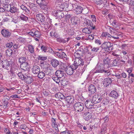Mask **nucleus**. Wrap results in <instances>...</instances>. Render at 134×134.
<instances>
[{"instance_id":"38","label":"nucleus","mask_w":134,"mask_h":134,"mask_svg":"<svg viewBox=\"0 0 134 134\" xmlns=\"http://www.w3.org/2000/svg\"><path fill=\"white\" fill-rule=\"evenodd\" d=\"M109 32L111 35L114 36V35H117V36L119 35L117 34L116 32H115L114 31H113L111 29V27L110 26H109Z\"/></svg>"},{"instance_id":"22","label":"nucleus","mask_w":134,"mask_h":134,"mask_svg":"<svg viewBox=\"0 0 134 134\" xmlns=\"http://www.w3.org/2000/svg\"><path fill=\"white\" fill-rule=\"evenodd\" d=\"M92 30L93 29H91L90 27L89 28L85 27L82 30V31L85 33L89 34L91 33Z\"/></svg>"},{"instance_id":"8","label":"nucleus","mask_w":134,"mask_h":134,"mask_svg":"<svg viewBox=\"0 0 134 134\" xmlns=\"http://www.w3.org/2000/svg\"><path fill=\"white\" fill-rule=\"evenodd\" d=\"M73 9L77 14H79L82 12L83 8L82 7L78 5L76 3L72 4Z\"/></svg>"},{"instance_id":"10","label":"nucleus","mask_w":134,"mask_h":134,"mask_svg":"<svg viewBox=\"0 0 134 134\" xmlns=\"http://www.w3.org/2000/svg\"><path fill=\"white\" fill-rule=\"evenodd\" d=\"M11 62H9L7 60H4L2 62V67L3 68L7 70L10 69L11 66Z\"/></svg>"},{"instance_id":"2","label":"nucleus","mask_w":134,"mask_h":134,"mask_svg":"<svg viewBox=\"0 0 134 134\" xmlns=\"http://www.w3.org/2000/svg\"><path fill=\"white\" fill-rule=\"evenodd\" d=\"M105 71L104 68L102 64L100 65L97 64L94 69L90 71V74L92 75L95 74H98L99 73H102Z\"/></svg>"},{"instance_id":"26","label":"nucleus","mask_w":134,"mask_h":134,"mask_svg":"<svg viewBox=\"0 0 134 134\" xmlns=\"http://www.w3.org/2000/svg\"><path fill=\"white\" fill-rule=\"evenodd\" d=\"M13 51L11 49H8L6 51V54L7 57H10L12 55Z\"/></svg>"},{"instance_id":"48","label":"nucleus","mask_w":134,"mask_h":134,"mask_svg":"<svg viewBox=\"0 0 134 134\" xmlns=\"http://www.w3.org/2000/svg\"><path fill=\"white\" fill-rule=\"evenodd\" d=\"M68 33L69 35H72L74 34V32L73 29H69L68 31Z\"/></svg>"},{"instance_id":"13","label":"nucleus","mask_w":134,"mask_h":134,"mask_svg":"<svg viewBox=\"0 0 134 134\" xmlns=\"http://www.w3.org/2000/svg\"><path fill=\"white\" fill-rule=\"evenodd\" d=\"M20 67L22 70L21 71L22 72H26L28 70L29 66L27 63H25L21 64Z\"/></svg>"},{"instance_id":"23","label":"nucleus","mask_w":134,"mask_h":134,"mask_svg":"<svg viewBox=\"0 0 134 134\" xmlns=\"http://www.w3.org/2000/svg\"><path fill=\"white\" fill-rule=\"evenodd\" d=\"M51 64L53 67L55 68L58 66L59 64V62L58 60L54 59L51 61Z\"/></svg>"},{"instance_id":"6","label":"nucleus","mask_w":134,"mask_h":134,"mask_svg":"<svg viewBox=\"0 0 134 134\" xmlns=\"http://www.w3.org/2000/svg\"><path fill=\"white\" fill-rule=\"evenodd\" d=\"M77 66H76V64L74 63L71 65L66 67L65 69V71L67 74L69 75H72L74 70L77 69Z\"/></svg>"},{"instance_id":"24","label":"nucleus","mask_w":134,"mask_h":134,"mask_svg":"<svg viewBox=\"0 0 134 134\" xmlns=\"http://www.w3.org/2000/svg\"><path fill=\"white\" fill-rule=\"evenodd\" d=\"M56 119H55L53 118H51L52 126L53 128H58V126L56 122Z\"/></svg>"},{"instance_id":"18","label":"nucleus","mask_w":134,"mask_h":134,"mask_svg":"<svg viewBox=\"0 0 134 134\" xmlns=\"http://www.w3.org/2000/svg\"><path fill=\"white\" fill-rule=\"evenodd\" d=\"M101 36L103 37H105L110 40H111V37H112L111 35L107 32H103Z\"/></svg>"},{"instance_id":"43","label":"nucleus","mask_w":134,"mask_h":134,"mask_svg":"<svg viewBox=\"0 0 134 134\" xmlns=\"http://www.w3.org/2000/svg\"><path fill=\"white\" fill-rule=\"evenodd\" d=\"M127 4L129 6H134V0H130L128 1Z\"/></svg>"},{"instance_id":"21","label":"nucleus","mask_w":134,"mask_h":134,"mask_svg":"<svg viewBox=\"0 0 134 134\" xmlns=\"http://www.w3.org/2000/svg\"><path fill=\"white\" fill-rule=\"evenodd\" d=\"M39 5H44L47 4V0H35Z\"/></svg>"},{"instance_id":"34","label":"nucleus","mask_w":134,"mask_h":134,"mask_svg":"<svg viewBox=\"0 0 134 134\" xmlns=\"http://www.w3.org/2000/svg\"><path fill=\"white\" fill-rule=\"evenodd\" d=\"M26 61V58L25 57H19V61L20 63L23 64L25 63Z\"/></svg>"},{"instance_id":"32","label":"nucleus","mask_w":134,"mask_h":134,"mask_svg":"<svg viewBox=\"0 0 134 134\" xmlns=\"http://www.w3.org/2000/svg\"><path fill=\"white\" fill-rule=\"evenodd\" d=\"M65 98L68 102L70 103H71L73 100V98H72V97L71 96H65Z\"/></svg>"},{"instance_id":"45","label":"nucleus","mask_w":134,"mask_h":134,"mask_svg":"<svg viewBox=\"0 0 134 134\" xmlns=\"http://www.w3.org/2000/svg\"><path fill=\"white\" fill-rule=\"evenodd\" d=\"M57 41H58L60 42H63V43H65L66 42H67L68 41V40L67 39V41H65V40L63 39H62L60 38H57Z\"/></svg>"},{"instance_id":"44","label":"nucleus","mask_w":134,"mask_h":134,"mask_svg":"<svg viewBox=\"0 0 134 134\" xmlns=\"http://www.w3.org/2000/svg\"><path fill=\"white\" fill-rule=\"evenodd\" d=\"M97 96H93L92 98V101L93 102H92V103H93L94 104L96 105V103H97L96 102V100L97 99Z\"/></svg>"},{"instance_id":"62","label":"nucleus","mask_w":134,"mask_h":134,"mask_svg":"<svg viewBox=\"0 0 134 134\" xmlns=\"http://www.w3.org/2000/svg\"><path fill=\"white\" fill-rule=\"evenodd\" d=\"M94 36L92 34L89 35L88 37V39L90 40H93L94 38Z\"/></svg>"},{"instance_id":"60","label":"nucleus","mask_w":134,"mask_h":134,"mask_svg":"<svg viewBox=\"0 0 134 134\" xmlns=\"http://www.w3.org/2000/svg\"><path fill=\"white\" fill-rule=\"evenodd\" d=\"M70 131L69 130H65L60 132L61 134H70Z\"/></svg>"},{"instance_id":"31","label":"nucleus","mask_w":134,"mask_h":134,"mask_svg":"<svg viewBox=\"0 0 134 134\" xmlns=\"http://www.w3.org/2000/svg\"><path fill=\"white\" fill-rule=\"evenodd\" d=\"M22 72H20L18 73V75L20 79H21L22 80H24V79H25V75H24L25 73H23V72L22 74Z\"/></svg>"},{"instance_id":"11","label":"nucleus","mask_w":134,"mask_h":134,"mask_svg":"<svg viewBox=\"0 0 134 134\" xmlns=\"http://www.w3.org/2000/svg\"><path fill=\"white\" fill-rule=\"evenodd\" d=\"M95 3L97 5L101 6L102 8L105 4L107 1L106 0H94Z\"/></svg>"},{"instance_id":"50","label":"nucleus","mask_w":134,"mask_h":134,"mask_svg":"<svg viewBox=\"0 0 134 134\" xmlns=\"http://www.w3.org/2000/svg\"><path fill=\"white\" fill-rule=\"evenodd\" d=\"M35 100L36 101L41 104V102H40V97L39 95H37L35 96Z\"/></svg>"},{"instance_id":"4","label":"nucleus","mask_w":134,"mask_h":134,"mask_svg":"<svg viewBox=\"0 0 134 134\" xmlns=\"http://www.w3.org/2000/svg\"><path fill=\"white\" fill-rule=\"evenodd\" d=\"M76 66H77V68L78 67H81L80 69H79L80 71V72L81 73V75L84 72L87 66L86 65H84V62L83 60L82 61L79 60L78 59H77L75 61Z\"/></svg>"},{"instance_id":"12","label":"nucleus","mask_w":134,"mask_h":134,"mask_svg":"<svg viewBox=\"0 0 134 134\" xmlns=\"http://www.w3.org/2000/svg\"><path fill=\"white\" fill-rule=\"evenodd\" d=\"M88 89L89 93L92 94L95 93L96 90L95 86L92 84L90 85L89 86Z\"/></svg>"},{"instance_id":"64","label":"nucleus","mask_w":134,"mask_h":134,"mask_svg":"<svg viewBox=\"0 0 134 134\" xmlns=\"http://www.w3.org/2000/svg\"><path fill=\"white\" fill-rule=\"evenodd\" d=\"M103 85L105 87H106L110 85L109 83H108L107 82H106L105 81L104 82L103 81Z\"/></svg>"},{"instance_id":"16","label":"nucleus","mask_w":134,"mask_h":134,"mask_svg":"<svg viewBox=\"0 0 134 134\" xmlns=\"http://www.w3.org/2000/svg\"><path fill=\"white\" fill-rule=\"evenodd\" d=\"M109 96L114 98H117L119 96L117 92L115 90L112 91L109 94Z\"/></svg>"},{"instance_id":"20","label":"nucleus","mask_w":134,"mask_h":134,"mask_svg":"<svg viewBox=\"0 0 134 134\" xmlns=\"http://www.w3.org/2000/svg\"><path fill=\"white\" fill-rule=\"evenodd\" d=\"M55 97L57 99H63L65 98V96H64L61 93H58L55 94Z\"/></svg>"},{"instance_id":"41","label":"nucleus","mask_w":134,"mask_h":134,"mask_svg":"<svg viewBox=\"0 0 134 134\" xmlns=\"http://www.w3.org/2000/svg\"><path fill=\"white\" fill-rule=\"evenodd\" d=\"M17 10V8L13 6L10 7V11L11 13H13L16 12Z\"/></svg>"},{"instance_id":"52","label":"nucleus","mask_w":134,"mask_h":134,"mask_svg":"<svg viewBox=\"0 0 134 134\" xmlns=\"http://www.w3.org/2000/svg\"><path fill=\"white\" fill-rule=\"evenodd\" d=\"M91 49L92 51L93 52H97V51L99 49V48L98 47H92Z\"/></svg>"},{"instance_id":"17","label":"nucleus","mask_w":134,"mask_h":134,"mask_svg":"<svg viewBox=\"0 0 134 134\" xmlns=\"http://www.w3.org/2000/svg\"><path fill=\"white\" fill-rule=\"evenodd\" d=\"M83 115L84 119L87 121L89 120L92 118V114L89 112L87 113H85V114H83Z\"/></svg>"},{"instance_id":"55","label":"nucleus","mask_w":134,"mask_h":134,"mask_svg":"<svg viewBox=\"0 0 134 134\" xmlns=\"http://www.w3.org/2000/svg\"><path fill=\"white\" fill-rule=\"evenodd\" d=\"M10 72L11 73L13 76H15V74H18V71H14L12 70H10Z\"/></svg>"},{"instance_id":"47","label":"nucleus","mask_w":134,"mask_h":134,"mask_svg":"<svg viewBox=\"0 0 134 134\" xmlns=\"http://www.w3.org/2000/svg\"><path fill=\"white\" fill-rule=\"evenodd\" d=\"M38 58L39 60H41V61H45L47 59V57L42 56H38Z\"/></svg>"},{"instance_id":"33","label":"nucleus","mask_w":134,"mask_h":134,"mask_svg":"<svg viewBox=\"0 0 134 134\" xmlns=\"http://www.w3.org/2000/svg\"><path fill=\"white\" fill-rule=\"evenodd\" d=\"M45 73L42 72H40L36 76H38V77L41 79H42L45 76Z\"/></svg>"},{"instance_id":"53","label":"nucleus","mask_w":134,"mask_h":134,"mask_svg":"<svg viewBox=\"0 0 134 134\" xmlns=\"http://www.w3.org/2000/svg\"><path fill=\"white\" fill-rule=\"evenodd\" d=\"M40 33L38 31H36L34 33V35L37 37H38L40 36Z\"/></svg>"},{"instance_id":"1","label":"nucleus","mask_w":134,"mask_h":134,"mask_svg":"<svg viewBox=\"0 0 134 134\" xmlns=\"http://www.w3.org/2000/svg\"><path fill=\"white\" fill-rule=\"evenodd\" d=\"M85 104L87 108L83 110L82 112L83 114H85V113H89L88 109H93V110H92L93 111L94 109L98 107V106L92 103V100H87L85 102Z\"/></svg>"},{"instance_id":"39","label":"nucleus","mask_w":134,"mask_h":134,"mask_svg":"<svg viewBox=\"0 0 134 134\" xmlns=\"http://www.w3.org/2000/svg\"><path fill=\"white\" fill-rule=\"evenodd\" d=\"M50 35L52 37H58V34L56 32L51 31L50 32Z\"/></svg>"},{"instance_id":"46","label":"nucleus","mask_w":134,"mask_h":134,"mask_svg":"<svg viewBox=\"0 0 134 134\" xmlns=\"http://www.w3.org/2000/svg\"><path fill=\"white\" fill-rule=\"evenodd\" d=\"M79 72H77L74 75V77L75 79H77L80 77V75H81V73L80 72L79 70L78 71Z\"/></svg>"},{"instance_id":"5","label":"nucleus","mask_w":134,"mask_h":134,"mask_svg":"<svg viewBox=\"0 0 134 134\" xmlns=\"http://www.w3.org/2000/svg\"><path fill=\"white\" fill-rule=\"evenodd\" d=\"M59 70H57L55 72V75L58 77L60 78L63 77L65 74L64 73V70L65 68L63 65H61L59 68Z\"/></svg>"},{"instance_id":"27","label":"nucleus","mask_w":134,"mask_h":134,"mask_svg":"<svg viewBox=\"0 0 134 134\" xmlns=\"http://www.w3.org/2000/svg\"><path fill=\"white\" fill-rule=\"evenodd\" d=\"M25 77L24 80L26 82H27L28 83H30L32 82V79L30 77H29L26 75H25Z\"/></svg>"},{"instance_id":"54","label":"nucleus","mask_w":134,"mask_h":134,"mask_svg":"<svg viewBox=\"0 0 134 134\" xmlns=\"http://www.w3.org/2000/svg\"><path fill=\"white\" fill-rule=\"evenodd\" d=\"M105 81L109 84H110L112 81L111 79L110 78H106Z\"/></svg>"},{"instance_id":"19","label":"nucleus","mask_w":134,"mask_h":134,"mask_svg":"<svg viewBox=\"0 0 134 134\" xmlns=\"http://www.w3.org/2000/svg\"><path fill=\"white\" fill-rule=\"evenodd\" d=\"M36 19L41 22H43L45 20V17L41 14L36 15Z\"/></svg>"},{"instance_id":"40","label":"nucleus","mask_w":134,"mask_h":134,"mask_svg":"<svg viewBox=\"0 0 134 134\" xmlns=\"http://www.w3.org/2000/svg\"><path fill=\"white\" fill-rule=\"evenodd\" d=\"M0 1L1 3L5 5H8L9 2V0H0Z\"/></svg>"},{"instance_id":"35","label":"nucleus","mask_w":134,"mask_h":134,"mask_svg":"<svg viewBox=\"0 0 134 134\" xmlns=\"http://www.w3.org/2000/svg\"><path fill=\"white\" fill-rule=\"evenodd\" d=\"M52 79L56 83H58L60 81L59 77H58V76H52Z\"/></svg>"},{"instance_id":"51","label":"nucleus","mask_w":134,"mask_h":134,"mask_svg":"<svg viewBox=\"0 0 134 134\" xmlns=\"http://www.w3.org/2000/svg\"><path fill=\"white\" fill-rule=\"evenodd\" d=\"M71 20L72 24L76 25L77 24V21L76 19L72 18Z\"/></svg>"},{"instance_id":"9","label":"nucleus","mask_w":134,"mask_h":134,"mask_svg":"<svg viewBox=\"0 0 134 134\" xmlns=\"http://www.w3.org/2000/svg\"><path fill=\"white\" fill-rule=\"evenodd\" d=\"M84 105L83 103L78 102L75 103L74 105V108L75 111L81 112L83 109Z\"/></svg>"},{"instance_id":"36","label":"nucleus","mask_w":134,"mask_h":134,"mask_svg":"<svg viewBox=\"0 0 134 134\" xmlns=\"http://www.w3.org/2000/svg\"><path fill=\"white\" fill-rule=\"evenodd\" d=\"M103 62L104 64H109L110 62V60L108 57H105L104 59Z\"/></svg>"},{"instance_id":"28","label":"nucleus","mask_w":134,"mask_h":134,"mask_svg":"<svg viewBox=\"0 0 134 134\" xmlns=\"http://www.w3.org/2000/svg\"><path fill=\"white\" fill-rule=\"evenodd\" d=\"M18 18H20L21 20L26 21L28 20V18L27 16H25L23 14H21L18 16Z\"/></svg>"},{"instance_id":"37","label":"nucleus","mask_w":134,"mask_h":134,"mask_svg":"<svg viewBox=\"0 0 134 134\" xmlns=\"http://www.w3.org/2000/svg\"><path fill=\"white\" fill-rule=\"evenodd\" d=\"M11 68H10V70L14 71H17L18 69V67L16 64H13L12 65H11Z\"/></svg>"},{"instance_id":"61","label":"nucleus","mask_w":134,"mask_h":134,"mask_svg":"<svg viewBox=\"0 0 134 134\" xmlns=\"http://www.w3.org/2000/svg\"><path fill=\"white\" fill-rule=\"evenodd\" d=\"M20 7L22 9L25 10L26 12H27V10H28L27 8L23 5H21Z\"/></svg>"},{"instance_id":"59","label":"nucleus","mask_w":134,"mask_h":134,"mask_svg":"<svg viewBox=\"0 0 134 134\" xmlns=\"http://www.w3.org/2000/svg\"><path fill=\"white\" fill-rule=\"evenodd\" d=\"M55 55L58 57L59 58H61L62 57V53H60L56 52H55Z\"/></svg>"},{"instance_id":"7","label":"nucleus","mask_w":134,"mask_h":134,"mask_svg":"<svg viewBox=\"0 0 134 134\" xmlns=\"http://www.w3.org/2000/svg\"><path fill=\"white\" fill-rule=\"evenodd\" d=\"M83 49H79L75 53L74 56L76 58L74 60V63H75V61L77 59H78L79 60H83L81 58L83 55Z\"/></svg>"},{"instance_id":"29","label":"nucleus","mask_w":134,"mask_h":134,"mask_svg":"<svg viewBox=\"0 0 134 134\" xmlns=\"http://www.w3.org/2000/svg\"><path fill=\"white\" fill-rule=\"evenodd\" d=\"M110 23H111V24L113 27L116 28H117L118 26V23L117 22V21L116 20H114L112 21L111 20L110 21Z\"/></svg>"},{"instance_id":"30","label":"nucleus","mask_w":134,"mask_h":134,"mask_svg":"<svg viewBox=\"0 0 134 134\" xmlns=\"http://www.w3.org/2000/svg\"><path fill=\"white\" fill-rule=\"evenodd\" d=\"M40 72V68L37 65L34 66V74L37 75Z\"/></svg>"},{"instance_id":"57","label":"nucleus","mask_w":134,"mask_h":134,"mask_svg":"<svg viewBox=\"0 0 134 134\" xmlns=\"http://www.w3.org/2000/svg\"><path fill=\"white\" fill-rule=\"evenodd\" d=\"M47 47L42 46H41V49L44 52H46L47 50Z\"/></svg>"},{"instance_id":"58","label":"nucleus","mask_w":134,"mask_h":134,"mask_svg":"<svg viewBox=\"0 0 134 134\" xmlns=\"http://www.w3.org/2000/svg\"><path fill=\"white\" fill-rule=\"evenodd\" d=\"M11 21L15 23H17L19 21L18 19L16 17L13 18Z\"/></svg>"},{"instance_id":"25","label":"nucleus","mask_w":134,"mask_h":134,"mask_svg":"<svg viewBox=\"0 0 134 134\" xmlns=\"http://www.w3.org/2000/svg\"><path fill=\"white\" fill-rule=\"evenodd\" d=\"M64 12L65 13L66 12L62 10L60 11L59 10V12L58 13V15L57 17H59L60 18H64L65 17V14Z\"/></svg>"},{"instance_id":"42","label":"nucleus","mask_w":134,"mask_h":134,"mask_svg":"<svg viewBox=\"0 0 134 134\" xmlns=\"http://www.w3.org/2000/svg\"><path fill=\"white\" fill-rule=\"evenodd\" d=\"M102 96L100 95H98L97 96L96 100L97 103L99 102L102 99Z\"/></svg>"},{"instance_id":"15","label":"nucleus","mask_w":134,"mask_h":134,"mask_svg":"<svg viewBox=\"0 0 134 134\" xmlns=\"http://www.w3.org/2000/svg\"><path fill=\"white\" fill-rule=\"evenodd\" d=\"M2 35L5 37H8L10 36L11 33L8 30L5 29L2 30L1 31Z\"/></svg>"},{"instance_id":"14","label":"nucleus","mask_w":134,"mask_h":134,"mask_svg":"<svg viewBox=\"0 0 134 134\" xmlns=\"http://www.w3.org/2000/svg\"><path fill=\"white\" fill-rule=\"evenodd\" d=\"M86 25L87 26H90V29H95V26H93V24L92 21L88 19H86L85 22Z\"/></svg>"},{"instance_id":"3","label":"nucleus","mask_w":134,"mask_h":134,"mask_svg":"<svg viewBox=\"0 0 134 134\" xmlns=\"http://www.w3.org/2000/svg\"><path fill=\"white\" fill-rule=\"evenodd\" d=\"M100 47L104 51L107 52H111L113 49V44L109 42H104L102 44Z\"/></svg>"},{"instance_id":"49","label":"nucleus","mask_w":134,"mask_h":134,"mask_svg":"<svg viewBox=\"0 0 134 134\" xmlns=\"http://www.w3.org/2000/svg\"><path fill=\"white\" fill-rule=\"evenodd\" d=\"M28 50L29 51L32 53H34V48L32 46L29 45L28 47Z\"/></svg>"},{"instance_id":"56","label":"nucleus","mask_w":134,"mask_h":134,"mask_svg":"<svg viewBox=\"0 0 134 134\" xmlns=\"http://www.w3.org/2000/svg\"><path fill=\"white\" fill-rule=\"evenodd\" d=\"M13 45V43L12 42L8 43L6 44V46L8 48H11Z\"/></svg>"},{"instance_id":"63","label":"nucleus","mask_w":134,"mask_h":134,"mask_svg":"<svg viewBox=\"0 0 134 134\" xmlns=\"http://www.w3.org/2000/svg\"><path fill=\"white\" fill-rule=\"evenodd\" d=\"M62 57L61 58H66L67 59V56L66 54L64 52L62 53Z\"/></svg>"}]
</instances>
